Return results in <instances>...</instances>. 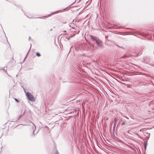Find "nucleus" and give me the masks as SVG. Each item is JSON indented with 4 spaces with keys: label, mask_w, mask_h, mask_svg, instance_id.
<instances>
[{
    "label": "nucleus",
    "mask_w": 154,
    "mask_h": 154,
    "mask_svg": "<svg viewBox=\"0 0 154 154\" xmlns=\"http://www.w3.org/2000/svg\"><path fill=\"white\" fill-rule=\"evenodd\" d=\"M118 119L117 118H115L114 119V122H115L114 123V127L115 126L117 122L118 121Z\"/></svg>",
    "instance_id": "3"
},
{
    "label": "nucleus",
    "mask_w": 154,
    "mask_h": 154,
    "mask_svg": "<svg viewBox=\"0 0 154 154\" xmlns=\"http://www.w3.org/2000/svg\"><path fill=\"white\" fill-rule=\"evenodd\" d=\"M31 48V46H30V48Z\"/></svg>",
    "instance_id": "11"
},
{
    "label": "nucleus",
    "mask_w": 154,
    "mask_h": 154,
    "mask_svg": "<svg viewBox=\"0 0 154 154\" xmlns=\"http://www.w3.org/2000/svg\"><path fill=\"white\" fill-rule=\"evenodd\" d=\"M89 37L92 39L93 41H95V42L97 45L100 47H101L103 45L102 41L99 39L96 38L95 37L92 36L91 35H90Z\"/></svg>",
    "instance_id": "1"
},
{
    "label": "nucleus",
    "mask_w": 154,
    "mask_h": 154,
    "mask_svg": "<svg viewBox=\"0 0 154 154\" xmlns=\"http://www.w3.org/2000/svg\"><path fill=\"white\" fill-rule=\"evenodd\" d=\"M69 38H68V40H69Z\"/></svg>",
    "instance_id": "9"
},
{
    "label": "nucleus",
    "mask_w": 154,
    "mask_h": 154,
    "mask_svg": "<svg viewBox=\"0 0 154 154\" xmlns=\"http://www.w3.org/2000/svg\"><path fill=\"white\" fill-rule=\"evenodd\" d=\"M125 118H127V119H128V118L127 117L125 116Z\"/></svg>",
    "instance_id": "8"
},
{
    "label": "nucleus",
    "mask_w": 154,
    "mask_h": 154,
    "mask_svg": "<svg viewBox=\"0 0 154 154\" xmlns=\"http://www.w3.org/2000/svg\"><path fill=\"white\" fill-rule=\"evenodd\" d=\"M30 37H29V39H30Z\"/></svg>",
    "instance_id": "10"
},
{
    "label": "nucleus",
    "mask_w": 154,
    "mask_h": 154,
    "mask_svg": "<svg viewBox=\"0 0 154 154\" xmlns=\"http://www.w3.org/2000/svg\"><path fill=\"white\" fill-rule=\"evenodd\" d=\"M15 100L17 102H19V101H18V100H17V99H16V98H15Z\"/></svg>",
    "instance_id": "6"
},
{
    "label": "nucleus",
    "mask_w": 154,
    "mask_h": 154,
    "mask_svg": "<svg viewBox=\"0 0 154 154\" xmlns=\"http://www.w3.org/2000/svg\"><path fill=\"white\" fill-rule=\"evenodd\" d=\"M126 57V56H124L122 57V58H123V57Z\"/></svg>",
    "instance_id": "7"
},
{
    "label": "nucleus",
    "mask_w": 154,
    "mask_h": 154,
    "mask_svg": "<svg viewBox=\"0 0 154 154\" xmlns=\"http://www.w3.org/2000/svg\"><path fill=\"white\" fill-rule=\"evenodd\" d=\"M27 97L29 100L31 101H35V99L32 96L30 93L29 92H27L26 93Z\"/></svg>",
    "instance_id": "2"
},
{
    "label": "nucleus",
    "mask_w": 154,
    "mask_h": 154,
    "mask_svg": "<svg viewBox=\"0 0 154 154\" xmlns=\"http://www.w3.org/2000/svg\"><path fill=\"white\" fill-rule=\"evenodd\" d=\"M125 124V122L124 121H123L122 122V123L121 125H124Z\"/></svg>",
    "instance_id": "4"
},
{
    "label": "nucleus",
    "mask_w": 154,
    "mask_h": 154,
    "mask_svg": "<svg viewBox=\"0 0 154 154\" xmlns=\"http://www.w3.org/2000/svg\"><path fill=\"white\" fill-rule=\"evenodd\" d=\"M36 55L38 57H39L40 55V54L38 53H36Z\"/></svg>",
    "instance_id": "5"
}]
</instances>
